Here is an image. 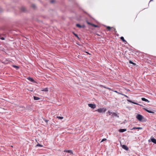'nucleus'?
I'll return each instance as SVG.
<instances>
[{
	"mask_svg": "<svg viewBox=\"0 0 156 156\" xmlns=\"http://www.w3.org/2000/svg\"><path fill=\"white\" fill-rule=\"evenodd\" d=\"M34 98L35 100H37L40 99V98H39L35 96L34 97Z\"/></svg>",
	"mask_w": 156,
	"mask_h": 156,
	"instance_id": "nucleus-15",
	"label": "nucleus"
},
{
	"mask_svg": "<svg viewBox=\"0 0 156 156\" xmlns=\"http://www.w3.org/2000/svg\"><path fill=\"white\" fill-rule=\"evenodd\" d=\"M142 127H133V128L131 129V130H133L135 129H142Z\"/></svg>",
	"mask_w": 156,
	"mask_h": 156,
	"instance_id": "nucleus-9",
	"label": "nucleus"
},
{
	"mask_svg": "<svg viewBox=\"0 0 156 156\" xmlns=\"http://www.w3.org/2000/svg\"><path fill=\"white\" fill-rule=\"evenodd\" d=\"M74 35H75V36L76 37H78V38H79L78 37V36L76 34H74Z\"/></svg>",
	"mask_w": 156,
	"mask_h": 156,
	"instance_id": "nucleus-26",
	"label": "nucleus"
},
{
	"mask_svg": "<svg viewBox=\"0 0 156 156\" xmlns=\"http://www.w3.org/2000/svg\"><path fill=\"white\" fill-rule=\"evenodd\" d=\"M112 112H110L109 111H108V114L109 115H112Z\"/></svg>",
	"mask_w": 156,
	"mask_h": 156,
	"instance_id": "nucleus-20",
	"label": "nucleus"
},
{
	"mask_svg": "<svg viewBox=\"0 0 156 156\" xmlns=\"http://www.w3.org/2000/svg\"><path fill=\"white\" fill-rule=\"evenodd\" d=\"M129 63H131V64H133V62H132L131 61H129Z\"/></svg>",
	"mask_w": 156,
	"mask_h": 156,
	"instance_id": "nucleus-27",
	"label": "nucleus"
},
{
	"mask_svg": "<svg viewBox=\"0 0 156 156\" xmlns=\"http://www.w3.org/2000/svg\"><path fill=\"white\" fill-rule=\"evenodd\" d=\"M106 27H107V29L108 30H110L112 28H113L112 27H111L109 26H107Z\"/></svg>",
	"mask_w": 156,
	"mask_h": 156,
	"instance_id": "nucleus-18",
	"label": "nucleus"
},
{
	"mask_svg": "<svg viewBox=\"0 0 156 156\" xmlns=\"http://www.w3.org/2000/svg\"><path fill=\"white\" fill-rule=\"evenodd\" d=\"M28 79L31 82H34V80L32 78H31L30 77H28Z\"/></svg>",
	"mask_w": 156,
	"mask_h": 156,
	"instance_id": "nucleus-14",
	"label": "nucleus"
},
{
	"mask_svg": "<svg viewBox=\"0 0 156 156\" xmlns=\"http://www.w3.org/2000/svg\"><path fill=\"white\" fill-rule=\"evenodd\" d=\"M126 129H120L119 130V132L121 133L123 132L126 131Z\"/></svg>",
	"mask_w": 156,
	"mask_h": 156,
	"instance_id": "nucleus-8",
	"label": "nucleus"
},
{
	"mask_svg": "<svg viewBox=\"0 0 156 156\" xmlns=\"http://www.w3.org/2000/svg\"><path fill=\"white\" fill-rule=\"evenodd\" d=\"M57 118L59 119H62L63 118V117L60 116H57Z\"/></svg>",
	"mask_w": 156,
	"mask_h": 156,
	"instance_id": "nucleus-19",
	"label": "nucleus"
},
{
	"mask_svg": "<svg viewBox=\"0 0 156 156\" xmlns=\"http://www.w3.org/2000/svg\"><path fill=\"white\" fill-rule=\"evenodd\" d=\"M36 146H39V147H43V146L39 144H38L37 145H36Z\"/></svg>",
	"mask_w": 156,
	"mask_h": 156,
	"instance_id": "nucleus-21",
	"label": "nucleus"
},
{
	"mask_svg": "<svg viewBox=\"0 0 156 156\" xmlns=\"http://www.w3.org/2000/svg\"><path fill=\"white\" fill-rule=\"evenodd\" d=\"M129 101V102H131V103H133L134 104H136V105H139V104L136 103V102H133L132 101H131V100H128V101Z\"/></svg>",
	"mask_w": 156,
	"mask_h": 156,
	"instance_id": "nucleus-16",
	"label": "nucleus"
},
{
	"mask_svg": "<svg viewBox=\"0 0 156 156\" xmlns=\"http://www.w3.org/2000/svg\"><path fill=\"white\" fill-rule=\"evenodd\" d=\"M141 100L143 101H146V102H149V101L147 99L144 98H141Z\"/></svg>",
	"mask_w": 156,
	"mask_h": 156,
	"instance_id": "nucleus-11",
	"label": "nucleus"
},
{
	"mask_svg": "<svg viewBox=\"0 0 156 156\" xmlns=\"http://www.w3.org/2000/svg\"><path fill=\"white\" fill-rule=\"evenodd\" d=\"M125 97H128L127 96H126V95H125Z\"/></svg>",
	"mask_w": 156,
	"mask_h": 156,
	"instance_id": "nucleus-30",
	"label": "nucleus"
},
{
	"mask_svg": "<svg viewBox=\"0 0 156 156\" xmlns=\"http://www.w3.org/2000/svg\"><path fill=\"white\" fill-rule=\"evenodd\" d=\"M136 118L140 121H141L143 117L141 115L138 114L136 116Z\"/></svg>",
	"mask_w": 156,
	"mask_h": 156,
	"instance_id": "nucleus-2",
	"label": "nucleus"
},
{
	"mask_svg": "<svg viewBox=\"0 0 156 156\" xmlns=\"http://www.w3.org/2000/svg\"><path fill=\"white\" fill-rule=\"evenodd\" d=\"M1 39L2 40H4V39H5L4 38V37H2V38H1Z\"/></svg>",
	"mask_w": 156,
	"mask_h": 156,
	"instance_id": "nucleus-29",
	"label": "nucleus"
},
{
	"mask_svg": "<svg viewBox=\"0 0 156 156\" xmlns=\"http://www.w3.org/2000/svg\"><path fill=\"white\" fill-rule=\"evenodd\" d=\"M88 106L94 109L96 107V105L95 104H88Z\"/></svg>",
	"mask_w": 156,
	"mask_h": 156,
	"instance_id": "nucleus-3",
	"label": "nucleus"
},
{
	"mask_svg": "<svg viewBox=\"0 0 156 156\" xmlns=\"http://www.w3.org/2000/svg\"><path fill=\"white\" fill-rule=\"evenodd\" d=\"M87 23L88 24H89V25H91V26H92V23H89V22H88V21H87Z\"/></svg>",
	"mask_w": 156,
	"mask_h": 156,
	"instance_id": "nucleus-24",
	"label": "nucleus"
},
{
	"mask_svg": "<svg viewBox=\"0 0 156 156\" xmlns=\"http://www.w3.org/2000/svg\"><path fill=\"white\" fill-rule=\"evenodd\" d=\"M42 91H44L46 92H47L48 91V88H46L41 90Z\"/></svg>",
	"mask_w": 156,
	"mask_h": 156,
	"instance_id": "nucleus-12",
	"label": "nucleus"
},
{
	"mask_svg": "<svg viewBox=\"0 0 156 156\" xmlns=\"http://www.w3.org/2000/svg\"><path fill=\"white\" fill-rule=\"evenodd\" d=\"M151 1H152V0H151L150 2Z\"/></svg>",
	"mask_w": 156,
	"mask_h": 156,
	"instance_id": "nucleus-32",
	"label": "nucleus"
},
{
	"mask_svg": "<svg viewBox=\"0 0 156 156\" xmlns=\"http://www.w3.org/2000/svg\"><path fill=\"white\" fill-rule=\"evenodd\" d=\"M114 92H117L116 91H114Z\"/></svg>",
	"mask_w": 156,
	"mask_h": 156,
	"instance_id": "nucleus-31",
	"label": "nucleus"
},
{
	"mask_svg": "<svg viewBox=\"0 0 156 156\" xmlns=\"http://www.w3.org/2000/svg\"><path fill=\"white\" fill-rule=\"evenodd\" d=\"M13 66V67L16 68L17 69L19 68L18 66Z\"/></svg>",
	"mask_w": 156,
	"mask_h": 156,
	"instance_id": "nucleus-25",
	"label": "nucleus"
},
{
	"mask_svg": "<svg viewBox=\"0 0 156 156\" xmlns=\"http://www.w3.org/2000/svg\"><path fill=\"white\" fill-rule=\"evenodd\" d=\"M112 116H113L117 117H119V116H118L117 114L116 113L113 112H112Z\"/></svg>",
	"mask_w": 156,
	"mask_h": 156,
	"instance_id": "nucleus-10",
	"label": "nucleus"
},
{
	"mask_svg": "<svg viewBox=\"0 0 156 156\" xmlns=\"http://www.w3.org/2000/svg\"><path fill=\"white\" fill-rule=\"evenodd\" d=\"M106 140V139H105V138H104V139H103L101 141V142H102L104 141H105Z\"/></svg>",
	"mask_w": 156,
	"mask_h": 156,
	"instance_id": "nucleus-22",
	"label": "nucleus"
},
{
	"mask_svg": "<svg viewBox=\"0 0 156 156\" xmlns=\"http://www.w3.org/2000/svg\"><path fill=\"white\" fill-rule=\"evenodd\" d=\"M64 152H68L70 154H72L73 152L71 150H69L67 151H64Z\"/></svg>",
	"mask_w": 156,
	"mask_h": 156,
	"instance_id": "nucleus-13",
	"label": "nucleus"
},
{
	"mask_svg": "<svg viewBox=\"0 0 156 156\" xmlns=\"http://www.w3.org/2000/svg\"><path fill=\"white\" fill-rule=\"evenodd\" d=\"M150 139L151 142L155 144H156V140L154 139L153 137L151 136V137Z\"/></svg>",
	"mask_w": 156,
	"mask_h": 156,
	"instance_id": "nucleus-4",
	"label": "nucleus"
},
{
	"mask_svg": "<svg viewBox=\"0 0 156 156\" xmlns=\"http://www.w3.org/2000/svg\"><path fill=\"white\" fill-rule=\"evenodd\" d=\"M120 39L121 40H122L124 42H126V41L124 40V38L123 37H120Z\"/></svg>",
	"mask_w": 156,
	"mask_h": 156,
	"instance_id": "nucleus-17",
	"label": "nucleus"
},
{
	"mask_svg": "<svg viewBox=\"0 0 156 156\" xmlns=\"http://www.w3.org/2000/svg\"><path fill=\"white\" fill-rule=\"evenodd\" d=\"M148 141L150 142V140H149Z\"/></svg>",
	"mask_w": 156,
	"mask_h": 156,
	"instance_id": "nucleus-33",
	"label": "nucleus"
},
{
	"mask_svg": "<svg viewBox=\"0 0 156 156\" xmlns=\"http://www.w3.org/2000/svg\"><path fill=\"white\" fill-rule=\"evenodd\" d=\"M76 26L77 27H79L80 28H84L85 27V26L84 25H83L82 26H81L80 24H76Z\"/></svg>",
	"mask_w": 156,
	"mask_h": 156,
	"instance_id": "nucleus-5",
	"label": "nucleus"
},
{
	"mask_svg": "<svg viewBox=\"0 0 156 156\" xmlns=\"http://www.w3.org/2000/svg\"><path fill=\"white\" fill-rule=\"evenodd\" d=\"M122 147L123 149L126 150H128V147L125 145H123L122 146Z\"/></svg>",
	"mask_w": 156,
	"mask_h": 156,
	"instance_id": "nucleus-7",
	"label": "nucleus"
},
{
	"mask_svg": "<svg viewBox=\"0 0 156 156\" xmlns=\"http://www.w3.org/2000/svg\"><path fill=\"white\" fill-rule=\"evenodd\" d=\"M92 26L94 27H98V26L97 25H95L93 24H92Z\"/></svg>",
	"mask_w": 156,
	"mask_h": 156,
	"instance_id": "nucleus-23",
	"label": "nucleus"
},
{
	"mask_svg": "<svg viewBox=\"0 0 156 156\" xmlns=\"http://www.w3.org/2000/svg\"><path fill=\"white\" fill-rule=\"evenodd\" d=\"M144 109L145 111H147V112H148V113H154V112H153V111H150V110H149L147 109L146 108H143Z\"/></svg>",
	"mask_w": 156,
	"mask_h": 156,
	"instance_id": "nucleus-6",
	"label": "nucleus"
},
{
	"mask_svg": "<svg viewBox=\"0 0 156 156\" xmlns=\"http://www.w3.org/2000/svg\"><path fill=\"white\" fill-rule=\"evenodd\" d=\"M45 122H46V123H47V122H48V120H44Z\"/></svg>",
	"mask_w": 156,
	"mask_h": 156,
	"instance_id": "nucleus-28",
	"label": "nucleus"
},
{
	"mask_svg": "<svg viewBox=\"0 0 156 156\" xmlns=\"http://www.w3.org/2000/svg\"><path fill=\"white\" fill-rule=\"evenodd\" d=\"M106 110L107 109L106 108H99L96 110L95 111L98 112L99 113L105 112L106 111Z\"/></svg>",
	"mask_w": 156,
	"mask_h": 156,
	"instance_id": "nucleus-1",
	"label": "nucleus"
}]
</instances>
